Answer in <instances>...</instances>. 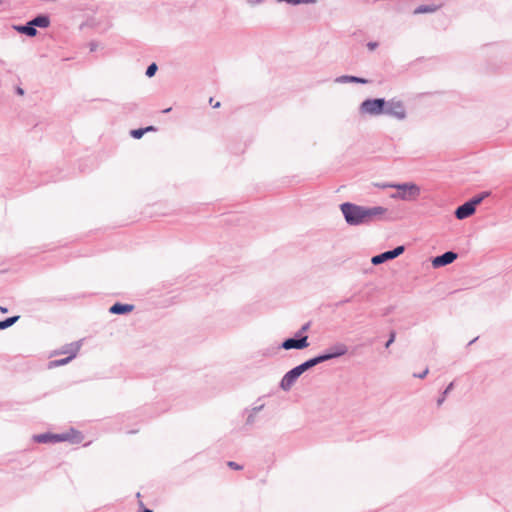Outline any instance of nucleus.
<instances>
[{"mask_svg":"<svg viewBox=\"0 0 512 512\" xmlns=\"http://www.w3.org/2000/svg\"><path fill=\"white\" fill-rule=\"evenodd\" d=\"M340 211L349 226L370 225L387 220L388 209L383 206H362L351 202L340 204Z\"/></svg>","mask_w":512,"mask_h":512,"instance_id":"nucleus-1","label":"nucleus"},{"mask_svg":"<svg viewBox=\"0 0 512 512\" xmlns=\"http://www.w3.org/2000/svg\"><path fill=\"white\" fill-rule=\"evenodd\" d=\"M390 188H395L396 193L392 194L393 199H400L403 201H414L420 196V187L414 183H395V185H389Z\"/></svg>","mask_w":512,"mask_h":512,"instance_id":"nucleus-2","label":"nucleus"},{"mask_svg":"<svg viewBox=\"0 0 512 512\" xmlns=\"http://www.w3.org/2000/svg\"><path fill=\"white\" fill-rule=\"evenodd\" d=\"M386 106L387 103L384 98L366 99L360 104L359 112L361 114L376 116L384 114Z\"/></svg>","mask_w":512,"mask_h":512,"instance_id":"nucleus-3","label":"nucleus"},{"mask_svg":"<svg viewBox=\"0 0 512 512\" xmlns=\"http://www.w3.org/2000/svg\"><path fill=\"white\" fill-rule=\"evenodd\" d=\"M81 347L80 342H72L70 344H67L65 348L61 351V353H68L69 355L62 359H56L49 362L48 367L49 368H55L59 366H63L68 364L72 359H74L79 352Z\"/></svg>","mask_w":512,"mask_h":512,"instance_id":"nucleus-4","label":"nucleus"},{"mask_svg":"<svg viewBox=\"0 0 512 512\" xmlns=\"http://www.w3.org/2000/svg\"><path fill=\"white\" fill-rule=\"evenodd\" d=\"M387 106L385 107L384 114L394 117L398 120L406 118V110L403 103L400 100L391 99L386 101Z\"/></svg>","mask_w":512,"mask_h":512,"instance_id":"nucleus-5","label":"nucleus"},{"mask_svg":"<svg viewBox=\"0 0 512 512\" xmlns=\"http://www.w3.org/2000/svg\"><path fill=\"white\" fill-rule=\"evenodd\" d=\"M405 251L404 246H397L392 250L385 251L378 255H375L371 258V263L373 265H380L386 261L392 260L400 256Z\"/></svg>","mask_w":512,"mask_h":512,"instance_id":"nucleus-6","label":"nucleus"},{"mask_svg":"<svg viewBox=\"0 0 512 512\" xmlns=\"http://www.w3.org/2000/svg\"><path fill=\"white\" fill-rule=\"evenodd\" d=\"M308 346H309L308 336L296 337V335H295L294 337L285 339L282 342L280 347L285 350H291V349L302 350V349L307 348Z\"/></svg>","mask_w":512,"mask_h":512,"instance_id":"nucleus-7","label":"nucleus"},{"mask_svg":"<svg viewBox=\"0 0 512 512\" xmlns=\"http://www.w3.org/2000/svg\"><path fill=\"white\" fill-rule=\"evenodd\" d=\"M302 374L298 366L292 368L282 377L280 388L283 391H289Z\"/></svg>","mask_w":512,"mask_h":512,"instance_id":"nucleus-8","label":"nucleus"},{"mask_svg":"<svg viewBox=\"0 0 512 512\" xmlns=\"http://www.w3.org/2000/svg\"><path fill=\"white\" fill-rule=\"evenodd\" d=\"M34 441L38 443H57L69 440L67 433L53 434V433H42L33 436Z\"/></svg>","mask_w":512,"mask_h":512,"instance_id":"nucleus-9","label":"nucleus"},{"mask_svg":"<svg viewBox=\"0 0 512 512\" xmlns=\"http://www.w3.org/2000/svg\"><path fill=\"white\" fill-rule=\"evenodd\" d=\"M458 257L457 253L453 251H447L439 256H436L432 260L434 268H439L451 264Z\"/></svg>","mask_w":512,"mask_h":512,"instance_id":"nucleus-10","label":"nucleus"},{"mask_svg":"<svg viewBox=\"0 0 512 512\" xmlns=\"http://www.w3.org/2000/svg\"><path fill=\"white\" fill-rule=\"evenodd\" d=\"M475 211L476 208L474 207L473 202L468 200L467 202L456 208L454 215L458 220H463L472 216L475 213Z\"/></svg>","mask_w":512,"mask_h":512,"instance_id":"nucleus-11","label":"nucleus"},{"mask_svg":"<svg viewBox=\"0 0 512 512\" xmlns=\"http://www.w3.org/2000/svg\"><path fill=\"white\" fill-rule=\"evenodd\" d=\"M134 305L117 302L109 308L111 314L124 315L133 311Z\"/></svg>","mask_w":512,"mask_h":512,"instance_id":"nucleus-12","label":"nucleus"},{"mask_svg":"<svg viewBox=\"0 0 512 512\" xmlns=\"http://www.w3.org/2000/svg\"><path fill=\"white\" fill-rule=\"evenodd\" d=\"M327 351L330 353L331 357L335 359L345 355L348 351V348L344 343H336L335 345L329 347Z\"/></svg>","mask_w":512,"mask_h":512,"instance_id":"nucleus-13","label":"nucleus"},{"mask_svg":"<svg viewBox=\"0 0 512 512\" xmlns=\"http://www.w3.org/2000/svg\"><path fill=\"white\" fill-rule=\"evenodd\" d=\"M13 28L20 34H24L28 37H35L37 35V29H35L28 21L24 25H15Z\"/></svg>","mask_w":512,"mask_h":512,"instance_id":"nucleus-14","label":"nucleus"},{"mask_svg":"<svg viewBox=\"0 0 512 512\" xmlns=\"http://www.w3.org/2000/svg\"><path fill=\"white\" fill-rule=\"evenodd\" d=\"M31 25L36 29L38 28H47L50 25V18L48 15L40 14L29 21Z\"/></svg>","mask_w":512,"mask_h":512,"instance_id":"nucleus-15","label":"nucleus"},{"mask_svg":"<svg viewBox=\"0 0 512 512\" xmlns=\"http://www.w3.org/2000/svg\"><path fill=\"white\" fill-rule=\"evenodd\" d=\"M336 83H360V84H367L369 80L357 76H350V75H342L335 79Z\"/></svg>","mask_w":512,"mask_h":512,"instance_id":"nucleus-16","label":"nucleus"},{"mask_svg":"<svg viewBox=\"0 0 512 512\" xmlns=\"http://www.w3.org/2000/svg\"><path fill=\"white\" fill-rule=\"evenodd\" d=\"M263 408H264V404L254 406L251 409H246L247 418H246L245 424L247 426L253 425L255 423L257 413H259Z\"/></svg>","mask_w":512,"mask_h":512,"instance_id":"nucleus-17","label":"nucleus"},{"mask_svg":"<svg viewBox=\"0 0 512 512\" xmlns=\"http://www.w3.org/2000/svg\"><path fill=\"white\" fill-rule=\"evenodd\" d=\"M441 5H420L414 10V14L432 13L440 8Z\"/></svg>","mask_w":512,"mask_h":512,"instance_id":"nucleus-18","label":"nucleus"},{"mask_svg":"<svg viewBox=\"0 0 512 512\" xmlns=\"http://www.w3.org/2000/svg\"><path fill=\"white\" fill-rule=\"evenodd\" d=\"M154 126H148L145 128L133 129L130 131V135L135 139H140L146 132L155 131Z\"/></svg>","mask_w":512,"mask_h":512,"instance_id":"nucleus-19","label":"nucleus"},{"mask_svg":"<svg viewBox=\"0 0 512 512\" xmlns=\"http://www.w3.org/2000/svg\"><path fill=\"white\" fill-rule=\"evenodd\" d=\"M316 365H318L317 360L315 357H313V358H310V359L306 360L305 362L301 363L300 365H298V367H299L301 373H304Z\"/></svg>","mask_w":512,"mask_h":512,"instance_id":"nucleus-20","label":"nucleus"},{"mask_svg":"<svg viewBox=\"0 0 512 512\" xmlns=\"http://www.w3.org/2000/svg\"><path fill=\"white\" fill-rule=\"evenodd\" d=\"M18 319H19V316H12V317H8L4 320H0V330H4V329L11 327L12 325H14L17 322Z\"/></svg>","mask_w":512,"mask_h":512,"instance_id":"nucleus-21","label":"nucleus"},{"mask_svg":"<svg viewBox=\"0 0 512 512\" xmlns=\"http://www.w3.org/2000/svg\"><path fill=\"white\" fill-rule=\"evenodd\" d=\"M490 195L489 191H484L473 198L470 199L471 202H473L474 207L476 208L477 205H479L485 198H487Z\"/></svg>","mask_w":512,"mask_h":512,"instance_id":"nucleus-22","label":"nucleus"},{"mask_svg":"<svg viewBox=\"0 0 512 512\" xmlns=\"http://www.w3.org/2000/svg\"><path fill=\"white\" fill-rule=\"evenodd\" d=\"M454 387V383L451 382L447 387L446 389L443 391L442 395L438 398L437 400V405L440 406L442 405V403L445 401V398L446 396L448 395V393L453 389Z\"/></svg>","mask_w":512,"mask_h":512,"instance_id":"nucleus-23","label":"nucleus"},{"mask_svg":"<svg viewBox=\"0 0 512 512\" xmlns=\"http://www.w3.org/2000/svg\"><path fill=\"white\" fill-rule=\"evenodd\" d=\"M315 358L318 364L333 359L327 350L324 353L315 356Z\"/></svg>","mask_w":512,"mask_h":512,"instance_id":"nucleus-24","label":"nucleus"},{"mask_svg":"<svg viewBox=\"0 0 512 512\" xmlns=\"http://www.w3.org/2000/svg\"><path fill=\"white\" fill-rule=\"evenodd\" d=\"M157 70H158V66L156 65V63H152L147 67L145 74L147 77L150 78L156 74Z\"/></svg>","mask_w":512,"mask_h":512,"instance_id":"nucleus-25","label":"nucleus"},{"mask_svg":"<svg viewBox=\"0 0 512 512\" xmlns=\"http://www.w3.org/2000/svg\"><path fill=\"white\" fill-rule=\"evenodd\" d=\"M310 328V322L305 323L301 329L296 333V337H303V333H305Z\"/></svg>","mask_w":512,"mask_h":512,"instance_id":"nucleus-26","label":"nucleus"},{"mask_svg":"<svg viewBox=\"0 0 512 512\" xmlns=\"http://www.w3.org/2000/svg\"><path fill=\"white\" fill-rule=\"evenodd\" d=\"M396 333L395 331H391L388 341L385 344V347L388 348L395 341Z\"/></svg>","mask_w":512,"mask_h":512,"instance_id":"nucleus-27","label":"nucleus"},{"mask_svg":"<svg viewBox=\"0 0 512 512\" xmlns=\"http://www.w3.org/2000/svg\"><path fill=\"white\" fill-rule=\"evenodd\" d=\"M428 372H429V369H428V368H426L423 372L418 373V374H416V373H415V374H413V376H414L415 378L423 379V378H425V377L427 376Z\"/></svg>","mask_w":512,"mask_h":512,"instance_id":"nucleus-28","label":"nucleus"},{"mask_svg":"<svg viewBox=\"0 0 512 512\" xmlns=\"http://www.w3.org/2000/svg\"><path fill=\"white\" fill-rule=\"evenodd\" d=\"M228 466L232 469H235V470H240L242 469V466L237 464L236 462H233V461H229L228 462Z\"/></svg>","mask_w":512,"mask_h":512,"instance_id":"nucleus-29","label":"nucleus"},{"mask_svg":"<svg viewBox=\"0 0 512 512\" xmlns=\"http://www.w3.org/2000/svg\"><path fill=\"white\" fill-rule=\"evenodd\" d=\"M378 46L377 42H368L367 47L369 50H374Z\"/></svg>","mask_w":512,"mask_h":512,"instance_id":"nucleus-30","label":"nucleus"},{"mask_svg":"<svg viewBox=\"0 0 512 512\" xmlns=\"http://www.w3.org/2000/svg\"><path fill=\"white\" fill-rule=\"evenodd\" d=\"M89 47H90V51L94 52L97 49V43L96 42H90Z\"/></svg>","mask_w":512,"mask_h":512,"instance_id":"nucleus-31","label":"nucleus"},{"mask_svg":"<svg viewBox=\"0 0 512 512\" xmlns=\"http://www.w3.org/2000/svg\"><path fill=\"white\" fill-rule=\"evenodd\" d=\"M389 185H395V183H383V184H377L379 188H390Z\"/></svg>","mask_w":512,"mask_h":512,"instance_id":"nucleus-32","label":"nucleus"},{"mask_svg":"<svg viewBox=\"0 0 512 512\" xmlns=\"http://www.w3.org/2000/svg\"><path fill=\"white\" fill-rule=\"evenodd\" d=\"M209 102L214 104L213 108H219L220 107V102H216L215 103V101H213V98H210Z\"/></svg>","mask_w":512,"mask_h":512,"instance_id":"nucleus-33","label":"nucleus"},{"mask_svg":"<svg viewBox=\"0 0 512 512\" xmlns=\"http://www.w3.org/2000/svg\"><path fill=\"white\" fill-rule=\"evenodd\" d=\"M209 102L214 104L213 108H219L220 107V102H216L215 103V101H213V98H210Z\"/></svg>","mask_w":512,"mask_h":512,"instance_id":"nucleus-34","label":"nucleus"},{"mask_svg":"<svg viewBox=\"0 0 512 512\" xmlns=\"http://www.w3.org/2000/svg\"><path fill=\"white\" fill-rule=\"evenodd\" d=\"M209 102L214 104L213 108H219L220 107V102H216L215 103V101H213V98H210Z\"/></svg>","mask_w":512,"mask_h":512,"instance_id":"nucleus-35","label":"nucleus"},{"mask_svg":"<svg viewBox=\"0 0 512 512\" xmlns=\"http://www.w3.org/2000/svg\"><path fill=\"white\" fill-rule=\"evenodd\" d=\"M16 91H17V93L19 95H23L24 94V90L22 88H20V87H18Z\"/></svg>","mask_w":512,"mask_h":512,"instance_id":"nucleus-36","label":"nucleus"},{"mask_svg":"<svg viewBox=\"0 0 512 512\" xmlns=\"http://www.w3.org/2000/svg\"><path fill=\"white\" fill-rule=\"evenodd\" d=\"M0 310H1V312H3V313H6V312L8 311V309H7V308H4V307H0Z\"/></svg>","mask_w":512,"mask_h":512,"instance_id":"nucleus-37","label":"nucleus"},{"mask_svg":"<svg viewBox=\"0 0 512 512\" xmlns=\"http://www.w3.org/2000/svg\"><path fill=\"white\" fill-rule=\"evenodd\" d=\"M142 512H153L151 509L145 508Z\"/></svg>","mask_w":512,"mask_h":512,"instance_id":"nucleus-38","label":"nucleus"},{"mask_svg":"<svg viewBox=\"0 0 512 512\" xmlns=\"http://www.w3.org/2000/svg\"><path fill=\"white\" fill-rule=\"evenodd\" d=\"M170 111H171V108H167V109L163 110L164 113H168Z\"/></svg>","mask_w":512,"mask_h":512,"instance_id":"nucleus-39","label":"nucleus"},{"mask_svg":"<svg viewBox=\"0 0 512 512\" xmlns=\"http://www.w3.org/2000/svg\"><path fill=\"white\" fill-rule=\"evenodd\" d=\"M477 339H478V338H474L473 340H471V341L469 342V345H470V344H472V343H474Z\"/></svg>","mask_w":512,"mask_h":512,"instance_id":"nucleus-40","label":"nucleus"}]
</instances>
